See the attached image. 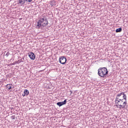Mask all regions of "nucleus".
I'll use <instances>...</instances> for the list:
<instances>
[{"instance_id":"1","label":"nucleus","mask_w":128,"mask_h":128,"mask_svg":"<svg viewBox=\"0 0 128 128\" xmlns=\"http://www.w3.org/2000/svg\"><path fill=\"white\" fill-rule=\"evenodd\" d=\"M115 104L116 106L119 108H126V104H128V102H126V95L124 94V92H122L117 94Z\"/></svg>"},{"instance_id":"2","label":"nucleus","mask_w":128,"mask_h":128,"mask_svg":"<svg viewBox=\"0 0 128 128\" xmlns=\"http://www.w3.org/2000/svg\"><path fill=\"white\" fill-rule=\"evenodd\" d=\"M108 71L106 68H101L98 70V74L102 78H104V76H108Z\"/></svg>"},{"instance_id":"3","label":"nucleus","mask_w":128,"mask_h":128,"mask_svg":"<svg viewBox=\"0 0 128 128\" xmlns=\"http://www.w3.org/2000/svg\"><path fill=\"white\" fill-rule=\"evenodd\" d=\"M59 62L62 64H65L66 62V56H60L59 59Z\"/></svg>"},{"instance_id":"4","label":"nucleus","mask_w":128,"mask_h":128,"mask_svg":"<svg viewBox=\"0 0 128 128\" xmlns=\"http://www.w3.org/2000/svg\"><path fill=\"white\" fill-rule=\"evenodd\" d=\"M28 54L30 60H34L36 59V55L34 52H30Z\"/></svg>"},{"instance_id":"5","label":"nucleus","mask_w":128,"mask_h":128,"mask_svg":"<svg viewBox=\"0 0 128 128\" xmlns=\"http://www.w3.org/2000/svg\"><path fill=\"white\" fill-rule=\"evenodd\" d=\"M57 106H62L64 104H66V100H64V102H58L56 103Z\"/></svg>"},{"instance_id":"6","label":"nucleus","mask_w":128,"mask_h":128,"mask_svg":"<svg viewBox=\"0 0 128 128\" xmlns=\"http://www.w3.org/2000/svg\"><path fill=\"white\" fill-rule=\"evenodd\" d=\"M42 26L44 27V24L38 22H37V25L36 26V28L40 30V28H42Z\"/></svg>"},{"instance_id":"7","label":"nucleus","mask_w":128,"mask_h":128,"mask_svg":"<svg viewBox=\"0 0 128 128\" xmlns=\"http://www.w3.org/2000/svg\"><path fill=\"white\" fill-rule=\"evenodd\" d=\"M28 94H30V92L26 89L24 90V94H22V96H28Z\"/></svg>"},{"instance_id":"8","label":"nucleus","mask_w":128,"mask_h":128,"mask_svg":"<svg viewBox=\"0 0 128 128\" xmlns=\"http://www.w3.org/2000/svg\"><path fill=\"white\" fill-rule=\"evenodd\" d=\"M46 20V18L44 17L43 18H40L38 22L40 24H42V22H44Z\"/></svg>"},{"instance_id":"9","label":"nucleus","mask_w":128,"mask_h":128,"mask_svg":"<svg viewBox=\"0 0 128 128\" xmlns=\"http://www.w3.org/2000/svg\"><path fill=\"white\" fill-rule=\"evenodd\" d=\"M48 20H45L44 22V24H43V28H44V26H48Z\"/></svg>"},{"instance_id":"10","label":"nucleus","mask_w":128,"mask_h":128,"mask_svg":"<svg viewBox=\"0 0 128 128\" xmlns=\"http://www.w3.org/2000/svg\"><path fill=\"white\" fill-rule=\"evenodd\" d=\"M12 84H8L6 85V88H8V90H12Z\"/></svg>"},{"instance_id":"11","label":"nucleus","mask_w":128,"mask_h":128,"mask_svg":"<svg viewBox=\"0 0 128 128\" xmlns=\"http://www.w3.org/2000/svg\"><path fill=\"white\" fill-rule=\"evenodd\" d=\"M50 4H51L52 6H56V2L55 1L51 2Z\"/></svg>"},{"instance_id":"12","label":"nucleus","mask_w":128,"mask_h":128,"mask_svg":"<svg viewBox=\"0 0 128 128\" xmlns=\"http://www.w3.org/2000/svg\"><path fill=\"white\" fill-rule=\"evenodd\" d=\"M122 28H117L116 30V32H122Z\"/></svg>"},{"instance_id":"13","label":"nucleus","mask_w":128,"mask_h":128,"mask_svg":"<svg viewBox=\"0 0 128 128\" xmlns=\"http://www.w3.org/2000/svg\"><path fill=\"white\" fill-rule=\"evenodd\" d=\"M22 60H19L17 62L16 64H20V62H22Z\"/></svg>"},{"instance_id":"14","label":"nucleus","mask_w":128,"mask_h":128,"mask_svg":"<svg viewBox=\"0 0 128 128\" xmlns=\"http://www.w3.org/2000/svg\"><path fill=\"white\" fill-rule=\"evenodd\" d=\"M18 2L21 6H22V0H18Z\"/></svg>"},{"instance_id":"15","label":"nucleus","mask_w":128,"mask_h":128,"mask_svg":"<svg viewBox=\"0 0 128 128\" xmlns=\"http://www.w3.org/2000/svg\"><path fill=\"white\" fill-rule=\"evenodd\" d=\"M26 2H28V0H22V6H23V4H26Z\"/></svg>"},{"instance_id":"16","label":"nucleus","mask_w":128,"mask_h":128,"mask_svg":"<svg viewBox=\"0 0 128 128\" xmlns=\"http://www.w3.org/2000/svg\"><path fill=\"white\" fill-rule=\"evenodd\" d=\"M11 118H12V120H15L16 116H11Z\"/></svg>"},{"instance_id":"17","label":"nucleus","mask_w":128,"mask_h":128,"mask_svg":"<svg viewBox=\"0 0 128 128\" xmlns=\"http://www.w3.org/2000/svg\"><path fill=\"white\" fill-rule=\"evenodd\" d=\"M10 56V52H8L6 54V56Z\"/></svg>"},{"instance_id":"18","label":"nucleus","mask_w":128,"mask_h":128,"mask_svg":"<svg viewBox=\"0 0 128 128\" xmlns=\"http://www.w3.org/2000/svg\"><path fill=\"white\" fill-rule=\"evenodd\" d=\"M27 2H32V0H27Z\"/></svg>"},{"instance_id":"19","label":"nucleus","mask_w":128,"mask_h":128,"mask_svg":"<svg viewBox=\"0 0 128 128\" xmlns=\"http://www.w3.org/2000/svg\"><path fill=\"white\" fill-rule=\"evenodd\" d=\"M120 98H121L122 100V98H122V96H120Z\"/></svg>"},{"instance_id":"20","label":"nucleus","mask_w":128,"mask_h":128,"mask_svg":"<svg viewBox=\"0 0 128 128\" xmlns=\"http://www.w3.org/2000/svg\"><path fill=\"white\" fill-rule=\"evenodd\" d=\"M12 66H14V63H12Z\"/></svg>"},{"instance_id":"21","label":"nucleus","mask_w":128,"mask_h":128,"mask_svg":"<svg viewBox=\"0 0 128 128\" xmlns=\"http://www.w3.org/2000/svg\"><path fill=\"white\" fill-rule=\"evenodd\" d=\"M4 54H6V52H4Z\"/></svg>"}]
</instances>
